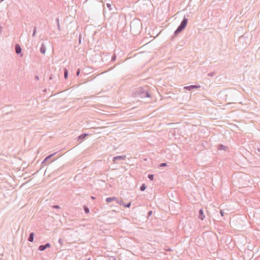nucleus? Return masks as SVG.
Segmentation results:
<instances>
[{
  "label": "nucleus",
  "mask_w": 260,
  "mask_h": 260,
  "mask_svg": "<svg viewBox=\"0 0 260 260\" xmlns=\"http://www.w3.org/2000/svg\"><path fill=\"white\" fill-rule=\"evenodd\" d=\"M116 200H117V198L116 197H109L106 199V201L107 203H110L112 201Z\"/></svg>",
  "instance_id": "obj_11"
},
{
  "label": "nucleus",
  "mask_w": 260,
  "mask_h": 260,
  "mask_svg": "<svg viewBox=\"0 0 260 260\" xmlns=\"http://www.w3.org/2000/svg\"><path fill=\"white\" fill-rule=\"evenodd\" d=\"M79 43H81V38H80V37H79Z\"/></svg>",
  "instance_id": "obj_35"
},
{
  "label": "nucleus",
  "mask_w": 260,
  "mask_h": 260,
  "mask_svg": "<svg viewBox=\"0 0 260 260\" xmlns=\"http://www.w3.org/2000/svg\"><path fill=\"white\" fill-rule=\"evenodd\" d=\"M220 214H221V215L222 216H223L224 215V214L223 211L221 210H220Z\"/></svg>",
  "instance_id": "obj_30"
},
{
  "label": "nucleus",
  "mask_w": 260,
  "mask_h": 260,
  "mask_svg": "<svg viewBox=\"0 0 260 260\" xmlns=\"http://www.w3.org/2000/svg\"><path fill=\"white\" fill-rule=\"evenodd\" d=\"M21 48L19 44H17V55L20 54V56H22L23 54L21 53Z\"/></svg>",
  "instance_id": "obj_13"
},
{
  "label": "nucleus",
  "mask_w": 260,
  "mask_h": 260,
  "mask_svg": "<svg viewBox=\"0 0 260 260\" xmlns=\"http://www.w3.org/2000/svg\"><path fill=\"white\" fill-rule=\"evenodd\" d=\"M24 174H22V175H20V176H19V177H22V176H24Z\"/></svg>",
  "instance_id": "obj_36"
},
{
  "label": "nucleus",
  "mask_w": 260,
  "mask_h": 260,
  "mask_svg": "<svg viewBox=\"0 0 260 260\" xmlns=\"http://www.w3.org/2000/svg\"><path fill=\"white\" fill-rule=\"evenodd\" d=\"M106 6H107V8H109V9L110 10H111L112 9V6H111V4L108 3V4H107Z\"/></svg>",
  "instance_id": "obj_26"
},
{
  "label": "nucleus",
  "mask_w": 260,
  "mask_h": 260,
  "mask_svg": "<svg viewBox=\"0 0 260 260\" xmlns=\"http://www.w3.org/2000/svg\"><path fill=\"white\" fill-rule=\"evenodd\" d=\"M217 148L218 150H223L226 151L228 149V147L222 144H219V145H218Z\"/></svg>",
  "instance_id": "obj_10"
},
{
  "label": "nucleus",
  "mask_w": 260,
  "mask_h": 260,
  "mask_svg": "<svg viewBox=\"0 0 260 260\" xmlns=\"http://www.w3.org/2000/svg\"><path fill=\"white\" fill-rule=\"evenodd\" d=\"M56 153V152H54L53 153H52L49 155H48L42 161V164H45V165H47L49 164L50 162L53 161L55 160L57 158H54L53 160H52L51 161L48 162V160L51 159L54 155Z\"/></svg>",
  "instance_id": "obj_3"
},
{
  "label": "nucleus",
  "mask_w": 260,
  "mask_h": 260,
  "mask_svg": "<svg viewBox=\"0 0 260 260\" xmlns=\"http://www.w3.org/2000/svg\"><path fill=\"white\" fill-rule=\"evenodd\" d=\"M88 260H90V259H89Z\"/></svg>",
  "instance_id": "obj_40"
},
{
  "label": "nucleus",
  "mask_w": 260,
  "mask_h": 260,
  "mask_svg": "<svg viewBox=\"0 0 260 260\" xmlns=\"http://www.w3.org/2000/svg\"><path fill=\"white\" fill-rule=\"evenodd\" d=\"M50 247H51L50 244L49 243H47L45 245H40L38 249L40 251H44V250H45L46 248H50Z\"/></svg>",
  "instance_id": "obj_6"
},
{
  "label": "nucleus",
  "mask_w": 260,
  "mask_h": 260,
  "mask_svg": "<svg viewBox=\"0 0 260 260\" xmlns=\"http://www.w3.org/2000/svg\"><path fill=\"white\" fill-rule=\"evenodd\" d=\"M201 87V86L200 85H191L189 86H185L184 87V89H186L187 90H192L194 89H198Z\"/></svg>",
  "instance_id": "obj_5"
},
{
  "label": "nucleus",
  "mask_w": 260,
  "mask_h": 260,
  "mask_svg": "<svg viewBox=\"0 0 260 260\" xmlns=\"http://www.w3.org/2000/svg\"><path fill=\"white\" fill-rule=\"evenodd\" d=\"M122 205L123 206H124L125 207L129 208V207H130V206L131 205V203H128L127 204L124 203V204H122Z\"/></svg>",
  "instance_id": "obj_18"
},
{
  "label": "nucleus",
  "mask_w": 260,
  "mask_h": 260,
  "mask_svg": "<svg viewBox=\"0 0 260 260\" xmlns=\"http://www.w3.org/2000/svg\"><path fill=\"white\" fill-rule=\"evenodd\" d=\"M215 74H216L215 72H213L210 73L208 74V76L209 77H213L215 75Z\"/></svg>",
  "instance_id": "obj_22"
},
{
  "label": "nucleus",
  "mask_w": 260,
  "mask_h": 260,
  "mask_svg": "<svg viewBox=\"0 0 260 260\" xmlns=\"http://www.w3.org/2000/svg\"><path fill=\"white\" fill-rule=\"evenodd\" d=\"M80 69H78V70L77 71V73H76V76H78L79 75V74H80Z\"/></svg>",
  "instance_id": "obj_29"
},
{
  "label": "nucleus",
  "mask_w": 260,
  "mask_h": 260,
  "mask_svg": "<svg viewBox=\"0 0 260 260\" xmlns=\"http://www.w3.org/2000/svg\"><path fill=\"white\" fill-rule=\"evenodd\" d=\"M68 77V71L67 69L64 70V77L66 79Z\"/></svg>",
  "instance_id": "obj_15"
},
{
  "label": "nucleus",
  "mask_w": 260,
  "mask_h": 260,
  "mask_svg": "<svg viewBox=\"0 0 260 260\" xmlns=\"http://www.w3.org/2000/svg\"><path fill=\"white\" fill-rule=\"evenodd\" d=\"M46 46L44 44L42 43L40 48V52L41 53L45 54L46 52Z\"/></svg>",
  "instance_id": "obj_9"
},
{
  "label": "nucleus",
  "mask_w": 260,
  "mask_h": 260,
  "mask_svg": "<svg viewBox=\"0 0 260 260\" xmlns=\"http://www.w3.org/2000/svg\"><path fill=\"white\" fill-rule=\"evenodd\" d=\"M35 79L36 80H38L39 79V77L38 76H36L35 77Z\"/></svg>",
  "instance_id": "obj_32"
},
{
  "label": "nucleus",
  "mask_w": 260,
  "mask_h": 260,
  "mask_svg": "<svg viewBox=\"0 0 260 260\" xmlns=\"http://www.w3.org/2000/svg\"><path fill=\"white\" fill-rule=\"evenodd\" d=\"M132 25L131 24V30H132Z\"/></svg>",
  "instance_id": "obj_37"
},
{
  "label": "nucleus",
  "mask_w": 260,
  "mask_h": 260,
  "mask_svg": "<svg viewBox=\"0 0 260 260\" xmlns=\"http://www.w3.org/2000/svg\"><path fill=\"white\" fill-rule=\"evenodd\" d=\"M116 55L114 54L112 56V58H111V61H114L116 60Z\"/></svg>",
  "instance_id": "obj_24"
},
{
  "label": "nucleus",
  "mask_w": 260,
  "mask_h": 260,
  "mask_svg": "<svg viewBox=\"0 0 260 260\" xmlns=\"http://www.w3.org/2000/svg\"><path fill=\"white\" fill-rule=\"evenodd\" d=\"M167 166V163H166V162H163V163H161V164L159 165V167H166Z\"/></svg>",
  "instance_id": "obj_23"
},
{
  "label": "nucleus",
  "mask_w": 260,
  "mask_h": 260,
  "mask_svg": "<svg viewBox=\"0 0 260 260\" xmlns=\"http://www.w3.org/2000/svg\"><path fill=\"white\" fill-rule=\"evenodd\" d=\"M205 218V216L204 214L203 210L202 209H200L199 211V218L203 220Z\"/></svg>",
  "instance_id": "obj_7"
},
{
  "label": "nucleus",
  "mask_w": 260,
  "mask_h": 260,
  "mask_svg": "<svg viewBox=\"0 0 260 260\" xmlns=\"http://www.w3.org/2000/svg\"><path fill=\"white\" fill-rule=\"evenodd\" d=\"M117 203H118L119 205H122V204H124V202L122 200H116Z\"/></svg>",
  "instance_id": "obj_20"
},
{
  "label": "nucleus",
  "mask_w": 260,
  "mask_h": 260,
  "mask_svg": "<svg viewBox=\"0 0 260 260\" xmlns=\"http://www.w3.org/2000/svg\"><path fill=\"white\" fill-rule=\"evenodd\" d=\"M35 234L32 232L29 234V237L28 238V241L29 242H33L34 239Z\"/></svg>",
  "instance_id": "obj_12"
},
{
  "label": "nucleus",
  "mask_w": 260,
  "mask_h": 260,
  "mask_svg": "<svg viewBox=\"0 0 260 260\" xmlns=\"http://www.w3.org/2000/svg\"><path fill=\"white\" fill-rule=\"evenodd\" d=\"M58 242L60 243V244L61 245H63V240H62V239H60H60H59V240H58Z\"/></svg>",
  "instance_id": "obj_27"
},
{
  "label": "nucleus",
  "mask_w": 260,
  "mask_h": 260,
  "mask_svg": "<svg viewBox=\"0 0 260 260\" xmlns=\"http://www.w3.org/2000/svg\"><path fill=\"white\" fill-rule=\"evenodd\" d=\"M49 79L52 80V75H51L49 77Z\"/></svg>",
  "instance_id": "obj_33"
},
{
  "label": "nucleus",
  "mask_w": 260,
  "mask_h": 260,
  "mask_svg": "<svg viewBox=\"0 0 260 260\" xmlns=\"http://www.w3.org/2000/svg\"><path fill=\"white\" fill-rule=\"evenodd\" d=\"M134 97H140L141 98H149L150 94L148 91L147 87H140L137 88L133 94Z\"/></svg>",
  "instance_id": "obj_1"
},
{
  "label": "nucleus",
  "mask_w": 260,
  "mask_h": 260,
  "mask_svg": "<svg viewBox=\"0 0 260 260\" xmlns=\"http://www.w3.org/2000/svg\"><path fill=\"white\" fill-rule=\"evenodd\" d=\"M52 208H54V209H59L60 207L57 205H55L53 206Z\"/></svg>",
  "instance_id": "obj_28"
},
{
  "label": "nucleus",
  "mask_w": 260,
  "mask_h": 260,
  "mask_svg": "<svg viewBox=\"0 0 260 260\" xmlns=\"http://www.w3.org/2000/svg\"><path fill=\"white\" fill-rule=\"evenodd\" d=\"M188 23V19L184 16L181 23L178 26L177 28L174 31V36L172 37V39H174L176 37L179 33H180L187 26Z\"/></svg>",
  "instance_id": "obj_2"
},
{
  "label": "nucleus",
  "mask_w": 260,
  "mask_h": 260,
  "mask_svg": "<svg viewBox=\"0 0 260 260\" xmlns=\"http://www.w3.org/2000/svg\"><path fill=\"white\" fill-rule=\"evenodd\" d=\"M152 213V211H149L148 212V216H150V215H151Z\"/></svg>",
  "instance_id": "obj_31"
},
{
  "label": "nucleus",
  "mask_w": 260,
  "mask_h": 260,
  "mask_svg": "<svg viewBox=\"0 0 260 260\" xmlns=\"http://www.w3.org/2000/svg\"><path fill=\"white\" fill-rule=\"evenodd\" d=\"M148 178L150 180L152 181L154 179V175L153 174H149Z\"/></svg>",
  "instance_id": "obj_17"
},
{
  "label": "nucleus",
  "mask_w": 260,
  "mask_h": 260,
  "mask_svg": "<svg viewBox=\"0 0 260 260\" xmlns=\"http://www.w3.org/2000/svg\"><path fill=\"white\" fill-rule=\"evenodd\" d=\"M17 159H20V160H21V159H20L19 158L17 157Z\"/></svg>",
  "instance_id": "obj_39"
},
{
  "label": "nucleus",
  "mask_w": 260,
  "mask_h": 260,
  "mask_svg": "<svg viewBox=\"0 0 260 260\" xmlns=\"http://www.w3.org/2000/svg\"><path fill=\"white\" fill-rule=\"evenodd\" d=\"M146 185L144 183H143L140 186V190L143 191L146 189Z\"/></svg>",
  "instance_id": "obj_14"
},
{
  "label": "nucleus",
  "mask_w": 260,
  "mask_h": 260,
  "mask_svg": "<svg viewBox=\"0 0 260 260\" xmlns=\"http://www.w3.org/2000/svg\"><path fill=\"white\" fill-rule=\"evenodd\" d=\"M26 166H27L26 164H25L23 165V169L25 168V167H26Z\"/></svg>",
  "instance_id": "obj_34"
},
{
  "label": "nucleus",
  "mask_w": 260,
  "mask_h": 260,
  "mask_svg": "<svg viewBox=\"0 0 260 260\" xmlns=\"http://www.w3.org/2000/svg\"><path fill=\"white\" fill-rule=\"evenodd\" d=\"M88 136V134H86V133H84V134H81V135H80L78 137V141H80V142L79 143H81V142H82L84 139L85 138V137L86 136Z\"/></svg>",
  "instance_id": "obj_8"
},
{
  "label": "nucleus",
  "mask_w": 260,
  "mask_h": 260,
  "mask_svg": "<svg viewBox=\"0 0 260 260\" xmlns=\"http://www.w3.org/2000/svg\"><path fill=\"white\" fill-rule=\"evenodd\" d=\"M91 198H92V199H95V198H94V197H91Z\"/></svg>",
  "instance_id": "obj_38"
},
{
  "label": "nucleus",
  "mask_w": 260,
  "mask_h": 260,
  "mask_svg": "<svg viewBox=\"0 0 260 260\" xmlns=\"http://www.w3.org/2000/svg\"><path fill=\"white\" fill-rule=\"evenodd\" d=\"M36 31H37V28H36V27L35 26L34 28V30H33V33H32V36L33 37H34L36 35Z\"/></svg>",
  "instance_id": "obj_21"
},
{
  "label": "nucleus",
  "mask_w": 260,
  "mask_h": 260,
  "mask_svg": "<svg viewBox=\"0 0 260 260\" xmlns=\"http://www.w3.org/2000/svg\"><path fill=\"white\" fill-rule=\"evenodd\" d=\"M256 153L260 154V146L256 149Z\"/></svg>",
  "instance_id": "obj_25"
},
{
  "label": "nucleus",
  "mask_w": 260,
  "mask_h": 260,
  "mask_svg": "<svg viewBox=\"0 0 260 260\" xmlns=\"http://www.w3.org/2000/svg\"><path fill=\"white\" fill-rule=\"evenodd\" d=\"M126 158V155H118L115 156L113 158V161L115 164H117V160H124Z\"/></svg>",
  "instance_id": "obj_4"
},
{
  "label": "nucleus",
  "mask_w": 260,
  "mask_h": 260,
  "mask_svg": "<svg viewBox=\"0 0 260 260\" xmlns=\"http://www.w3.org/2000/svg\"><path fill=\"white\" fill-rule=\"evenodd\" d=\"M56 23H57V24L58 29L59 30H60V25H59V19H58V18H57V19H56Z\"/></svg>",
  "instance_id": "obj_19"
},
{
  "label": "nucleus",
  "mask_w": 260,
  "mask_h": 260,
  "mask_svg": "<svg viewBox=\"0 0 260 260\" xmlns=\"http://www.w3.org/2000/svg\"><path fill=\"white\" fill-rule=\"evenodd\" d=\"M83 209L85 213H88L89 212V209L87 206H84Z\"/></svg>",
  "instance_id": "obj_16"
}]
</instances>
